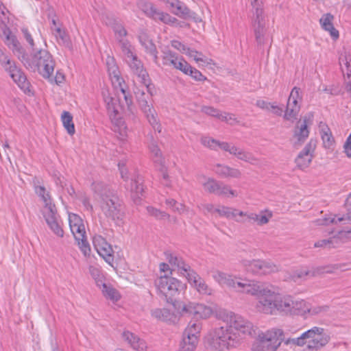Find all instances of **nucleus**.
<instances>
[{"label": "nucleus", "instance_id": "obj_1", "mask_svg": "<svg viewBox=\"0 0 351 351\" xmlns=\"http://www.w3.org/2000/svg\"><path fill=\"white\" fill-rule=\"evenodd\" d=\"M247 292V294L258 298L256 308L259 312L274 315L276 311L291 314L293 308V300L290 295H282L271 285H266L258 282L254 284L239 285Z\"/></svg>", "mask_w": 351, "mask_h": 351}, {"label": "nucleus", "instance_id": "obj_2", "mask_svg": "<svg viewBox=\"0 0 351 351\" xmlns=\"http://www.w3.org/2000/svg\"><path fill=\"white\" fill-rule=\"evenodd\" d=\"M6 39L8 45L14 53H17L19 58L27 68L33 71H37L43 77L52 81L51 77L54 71L56 62L52 55L47 50L40 49L34 51L32 58H29L14 36L9 34L6 36Z\"/></svg>", "mask_w": 351, "mask_h": 351}, {"label": "nucleus", "instance_id": "obj_3", "mask_svg": "<svg viewBox=\"0 0 351 351\" xmlns=\"http://www.w3.org/2000/svg\"><path fill=\"white\" fill-rule=\"evenodd\" d=\"M103 97L106 105L108 113L114 125V131L121 134L125 129V122L121 117V112L125 107L130 108L132 104V97L127 94L125 89L120 86L115 93L110 94L108 91L103 92Z\"/></svg>", "mask_w": 351, "mask_h": 351}, {"label": "nucleus", "instance_id": "obj_4", "mask_svg": "<svg viewBox=\"0 0 351 351\" xmlns=\"http://www.w3.org/2000/svg\"><path fill=\"white\" fill-rule=\"evenodd\" d=\"M239 335L226 326L215 328L210 330L206 341L210 348L219 351L229 350L240 343Z\"/></svg>", "mask_w": 351, "mask_h": 351}, {"label": "nucleus", "instance_id": "obj_5", "mask_svg": "<svg viewBox=\"0 0 351 351\" xmlns=\"http://www.w3.org/2000/svg\"><path fill=\"white\" fill-rule=\"evenodd\" d=\"M156 285L166 301L172 304L177 300L184 288L180 281L167 275L161 276L156 281Z\"/></svg>", "mask_w": 351, "mask_h": 351}, {"label": "nucleus", "instance_id": "obj_6", "mask_svg": "<svg viewBox=\"0 0 351 351\" xmlns=\"http://www.w3.org/2000/svg\"><path fill=\"white\" fill-rule=\"evenodd\" d=\"M283 341L281 329H272L258 335L252 348V351H276Z\"/></svg>", "mask_w": 351, "mask_h": 351}, {"label": "nucleus", "instance_id": "obj_7", "mask_svg": "<svg viewBox=\"0 0 351 351\" xmlns=\"http://www.w3.org/2000/svg\"><path fill=\"white\" fill-rule=\"evenodd\" d=\"M305 344L311 350L318 351L324 348L330 341L329 332L324 328L314 326L304 332Z\"/></svg>", "mask_w": 351, "mask_h": 351}, {"label": "nucleus", "instance_id": "obj_8", "mask_svg": "<svg viewBox=\"0 0 351 351\" xmlns=\"http://www.w3.org/2000/svg\"><path fill=\"white\" fill-rule=\"evenodd\" d=\"M100 207L104 215L116 223L121 221L123 213L121 206L117 196L114 193H109L100 201Z\"/></svg>", "mask_w": 351, "mask_h": 351}, {"label": "nucleus", "instance_id": "obj_9", "mask_svg": "<svg viewBox=\"0 0 351 351\" xmlns=\"http://www.w3.org/2000/svg\"><path fill=\"white\" fill-rule=\"evenodd\" d=\"M243 265L248 272L259 276L269 275L280 270L279 265L269 260L244 261Z\"/></svg>", "mask_w": 351, "mask_h": 351}, {"label": "nucleus", "instance_id": "obj_10", "mask_svg": "<svg viewBox=\"0 0 351 351\" xmlns=\"http://www.w3.org/2000/svg\"><path fill=\"white\" fill-rule=\"evenodd\" d=\"M212 278L220 285H226L228 287H232L237 289V291L247 293V292L243 291V288L239 285H245V284H254L257 283L256 281H252L249 280H244L243 282H235L233 276L229 274L225 273L218 269H211L210 270Z\"/></svg>", "mask_w": 351, "mask_h": 351}, {"label": "nucleus", "instance_id": "obj_11", "mask_svg": "<svg viewBox=\"0 0 351 351\" xmlns=\"http://www.w3.org/2000/svg\"><path fill=\"white\" fill-rule=\"evenodd\" d=\"M227 326L231 328L232 331L234 329L239 335H252L253 330V325L249 321L245 319L243 317L233 313L227 314Z\"/></svg>", "mask_w": 351, "mask_h": 351}, {"label": "nucleus", "instance_id": "obj_12", "mask_svg": "<svg viewBox=\"0 0 351 351\" xmlns=\"http://www.w3.org/2000/svg\"><path fill=\"white\" fill-rule=\"evenodd\" d=\"M300 88L298 87H294L292 89L284 114V119L292 123L297 119L300 110V106L298 101V99L300 97Z\"/></svg>", "mask_w": 351, "mask_h": 351}, {"label": "nucleus", "instance_id": "obj_13", "mask_svg": "<svg viewBox=\"0 0 351 351\" xmlns=\"http://www.w3.org/2000/svg\"><path fill=\"white\" fill-rule=\"evenodd\" d=\"M315 143V141L311 139L295 159L296 167L298 169L304 170L309 167L313 158V152L316 147Z\"/></svg>", "mask_w": 351, "mask_h": 351}, {"label": "nucleus", "instance_id": "obj_14", "mask_svg": "<svg viewBox=\"0 0 351 351\" xmlns=\"http://www.w3.org/2000/svg\"><path fill=\"white\" fill-rule=\"evenodd\" d=\"M182 313L193 315L197 319H206L211 316L213 311L211 307L202 304L189 303L183 304Z\"/></svg>", "mask_w": 351, "mask_h": 351}, {"label": "nucleus", "instance_id": "obj_15", "mask_svg": "<svg viewBox=\"0 0 351 351\" xmlns=\"http://www.w3.org/2000/svg\"><path fill=\"white\" fill-rule=\"evenodd\" d=\"M93 245L98 252L106 262L110 263L113 261L112 254L114 252L112 246L106 241V240L100 235H96L93 237Z\"/></svg>", "mask_w": 351, "mask_h": 351}, {"label": "nucleus", "instance_id": "obj_16", "mask_svg": "<svg viewBox=\"0 0 351 351\" xmlns=\"http://www.w3.org/2000/svg\"><path fill=\"white\" fill-rule=\"evenodd\" d=\"M43 215L51 230L59 237H63L64 230L59 221V215L57 209H49V211H43Z\"/></svg>", "mask_w": 351, "mask_h": 351}, {"label": "nucleus", "instance_id": "obj_17", "mask_svg": "<svg viewBox=\"0 0 351 351\" xmlns=\"http://www.w3.org/2000/svg\"><path fill=\"white\" fill-rule=\"evenodd\" d=\"M239 216L245 217L248 222L256 223L258 226H261L269 223L273 217V214L268 210H261L259 214L241 211L239 213Z\"/></svg>", "mask_w": 351, "mask_h": 351}, {"label": "nucleus", "instance_id": "obj_18", "mask_svg": "<svg viewBox=\"0 0 351 351\" xmlns=\"http://www.w3.org/2000/svg\"><path fill=\"white\" fill-rule=\"evenodd\" d=\"M266 16L252 17V26L254 33L257 44L260 46L265 43V35L266 33Z\"/></svg>", "mask_w": 351, "mask_h": 351}, {"label": "nucleus", "instance_id": "obj_19", "mask_svg": "<svg viewBox=\"0 0 351 351\" xmlns=\"http://www.w3.org/2000/svg\"><path fill=\"white\" fill-rule=\"evenodd\" d=\"M189 282L201 294L210 295L212 289L206 281L193 269L186 276Z\"/></svg>", "mask_w": 351, "mask_h": 351}, {"label": "nucleus", "instance_id": "obj_20", "mask_svg": "<svg viewBox=\"0 0 351 351\" xmlns=\"http://www.w3.org/2000/svg\"><path fill=\"white\" fill-rule=\"evenodd\" d=\"M69 223L75 239H82V235L86 234L85 226L82 218L76 214L69 213Z\"/></svg>", "mask_w": 351, "mask_h": 351}, {"label": "nucleus", "instance_id": "obj_21", "mask_svg": "<svg viewBox=\"0 0 351 351\" xmlns=\"http://www.w3.org/2000/svg\"><path fill=\"white\" fill-rule=\"evenodd\" d=\"M309 135V131L308 130L306 119L304 118L303 121H299L298 123V125L295 129L293 138L295 139L293 142V146L295 148H299L306 139L308 138Z\"/></svg>", "mask_w": 351, "mask_h": 351}, {"label": "nucleus", "instance_id": "obj_22", "mask_svg": "<svg viewBox=\"0 0 351 351\" xmlns=\"http://www.w3.org/2000/svg\"><path fill=\"white\" fill-rule=\"evenodd\" d=\"M214 171L216 174L223 178L238 179L242 176V173L239 169L231 167L226 165L217 164L215 166Z\"/></svg>", "mask_w": 351, "mask_h": 351}, {"label": "nucleus", "instance_id": "obj_23", "mask_svg": "<svg viewBox=\"0 0 351 351\" xmlns=\"http://www.w3.org/2000/svg\"><path fill=\"white\" fill-rule=\"evenodd\" d=\"M138 40L142 46L144 47L147 53L153 56L154 62L158 63V51L156 45L149 38L148 34L144 30L140 32L138 34Z\"/></svg>", "mask_w": 351, "mask_h": 351}, {"label": "nucleus", "instance_id": "obj_24", "mask_svg": "<svg viewBox=\"0 0 351 351\" xmlns=\"http://www.w3.org/2000/svg\"><path fill=\"white\" fill-rule=\"evenodd\" d=\"M330 271L326 270V267H317L309 269L307 267H303L295 271L291 278L294 281H297L298 279H304L306 277H314L323 273H328Z\"/></svg>", "mask_w": 351, "mask_h": 351}, {"label": "nucleus", "instance_id": "obj_25", "mask_svg": "<svg viewBox=\"0 0 351 351\" xmlns=\"http://www.w3.org/2000/svg\"><path fill=\"white\" fill-rule=\"evenodd\" d=\"M6 71L21 89L26 90L29 88V82L25 75L15 66L14 62Z\"/></svg>", "mask_w": 351, "mask_h": 351}, {"label": "nucleus", "instance_id": "obj_26", "mask_svg": "<svg viewBox=\"0 0 351 351\" xmlns=\"http://www.w3.org/2000/svg\"><path fill=\"white\" fill-rule=\"evenodd\" d=\"M334 16L330 13L324 14L319 19V23L322 27L330 33V36L334 40H337L339 37V33L333 25Z\"/></svg>", "mask_w": 351, "mask_h": 351}, {"label": "nucleus", "instance_id": "obj_27", "mask_svg": "<svg viewBox=\"0 0 351 351\" xmlns=\"http://www.w3.org/2000/svg\"><path fill=\"white\" fill-rule=\"evenodd\" d=\"M165 255L169 263L172 266L176 267L183 276H186L192 270L191 267L184 263L182 257L171 253H166Z\"/></svg>", "mask_w": 351, "mask_h": 351}, {"label": "nucleus", "instance_id": "obj_28", "mask_svg": "<svg viewBox=\"0 0 351 351\" xmlns=\"http://www.w3.org/2000/svg\"><path fill=\"white\" fill-rule=\"evenodd\" d=\"M166 3L169 5L172 9L171 12L173 14L184 19H187L189 16L190 9L185 5L184 3L179 0H166Z\"/></svg>", "mask_w": 351, "mask_h": 351}, {"label": "nucleus", "instance_id": "obj_29", "mask_svg": "<svg viewBox=\"0 0 351 351\" xmlns=\"http://www.w3.org/2000/svg\"><path fill=\"white\" fill-rule=\"evenodd\" d=\"M123 338L130 346L136 351H145L147 349L146 343L138 336L129 331L123 332Z\"/></svg>", "mask_w": 351, "mask_h": 351}, {"label": "nucleus", "instance_id": "obj_30", "mask_svg": "<svg viewBox=\"0 0 351 351\" xmlns=\"http://www.w3.org/2000/svg\"><path fill=\"white\" fill-rule=\"evenodd\" d=\"M35 193L40 197L44 203L43 211H49L50 208L54 210L56 205L53 203L51 195L43 186H35Z\"/></svg>", "mask_w": 351, "mask_h": 351}, {"label": "nucleus", "instance_id": "obj_31", "mask_svg": "<svg viewBox=\"0 0 351 351\" xmlns=\"http://www.w3.org/2000/svg\"><path fill=\"white\" fill-rule=\"evenodd\" d=\"M135 95L140 108L144 113L152 112V97L149 95H146L143 90L138 89L135 91Z\"/></svg>", "mask_w": 351, "mask_h": 351}, {"label": "nucleus", "instance_id": "obj_32", "mask_svg": "<svg viewBox=\"0 0 351 351\" xmlns=\"http://www.w3.org/2000/svg\"><path fill=\"white\" fill-rule=\"evenodd\" d=\"M132 71L136 75L140 80H145L148 77V73L146 70L144 69L143 65L141 61L138 58L137 56L134 58L131 62H127Z\"/></svg>", "mask_w": 351, "mask_h": 351}, {"label": "nucleus", "instance_id": "obj_33", "mask_svg": "<svg viewBox=\"0 0 351 351\" xmlns=\"http://www.w3.org/2000/svg\"><path fill=\"white\" fill-rule=\"evenodd\" d=\"M241 211V210H239L237 208L226 206H219L218 208H216V210H215V212H216L220 217H224L227 219H234L237 222L245 223V220H241L236 218L237 216H239V213Z\"/></svg>", "mask_w": 351, "mask_h": 351}, {"label": "nucleus", "instance_id": "obj_34", "mask_svg": "<svg viewBox=\"0 0 351 351\" xmlns=\"http://www.w3.org/2000/svg\"><path fill=\"white\" fill-rule=\"evenodd\" d=\"M198 180L202 184L204 190L208 193L214 194L216 186H217V184L219 180H215L213 178L207 177L204 175H199L197 176Z\"/></svg>", "mask_w": 351, "mask_h": 351}, {"label": "nucleus", "instance_id": "obj_35", "mask_svg": "<svg viewBox=\"0 0 351 351\" xmlns=\"http://www.w3.org/2000/svg\"><path fill=\"white\" fill-rule=\"evenodd\" d=\"M137 5L145 16L154 20L159 12L155 5L149 1L141 0L138 2Z\"/></svg>", "mask_w": 351, "mask_h": 351}, {"label": "nucleus", "instance_id": "obj_36", "mask_svg": "<svg viewBox=\"0 0 351 351\" xmlns=\"http://www.w3.org/2000/svg\"><path fill=\"white\" fill-rule=\"evenodd\" d=\"M131 192L134 201L136 203H138L141 199V197L143 196L144 193L143 180L139 176H137L136 178L132 180L131 184Z\"/></svg>", "mask_w": 351, "mask_h": 351}, {"label": "nucleus", "instance_id": "obj_37", "mask_svg": "<svg viewBox=\"0 0 351 351\" xmlns=\"http://www.w3.org/2000/svg\"><path fill=\"white\" fill-rule=\"evenodd\" d=\"M214 194L218 196L226 197H237V192L234 190L232 189L230 186L223 183L221 181H219Z\"/></svg>", "mask_w": 351, "mask_h": 351}, {"label": "nucleus", "instance_id": "obj_38", "mask_svg": "<svg viewBox=\"0 0 351 351\" xmlns=\"http://www.w3.org/2000/svg\"><path fill=\"white\" fill-rule=\"evenodd\" d=\"M346 220L351 221V215L350 214H346L343 217H337V215H330L323 219H318L317 221V224L319 226H328L332 223L337 224L338 222Z\"/></svg>", "mask_w": 351, "mask_h": 351}, {"label": "nucleus", "instance_id": "obj_39", "mask_svg": "<svg viewBox=\"0 0 351 351\" xmlns=\"http://www.w3.org/2000/svg\"><path fill=\"white\" fill-rule=\"evenodd\" d=\"M152 315L156 319L163 322H174L175 315L167 308H156L152 311Z\"/></svg>", "mask_w": 351, "mask_h": 351}, {"label": "nucleus", "instance_id": "obj_40", "mask_svg": "<svg viewBox=\"0 0 351 351\" xmlns=\"http://www.w3.org/2000/svg\"><path fill=\"white\" fill-rule=\"evenodd\" d=\"M185 54L193 58L196 62H202V65L215 64L212 59L206 58L201 52L195 49L188 48Z\"/></svg>", "mask_w": 351, "mask_h": 351}, {"label": "nucleus", "instance_id": "obj_41", "mask_svg": "<svg viewBox=\"0 0 351 351\" xmlns=\"http://www.w3.org/2000/svg\"><path fill=\"white\" fill-rule=\"evenodd\" d=\"M202 329L201 324L198 322H191L184 332V337L186 338H195L198 339Z\"/></svg>", "mask_w": 351, "mask_h": 351}, {"label": "nucleus", "instance_id": "obj_42", "mask_svg": "<svg viewBox=\"0 0 351 351\" xmlns=\"http://www.w3.org/2000/svg\"><path fill=\"white\" fill-rule=\"evenodd\" d=\"M149 149L152 155V159L155 165L165 163V159L162 156V152L158 147L156 141H153L149 145Z\"/></svg>", "mask_w": 351, "mask_h": 351}, {"label": "nucleus", "instance_id": "obj_43", "mask_svg": "<svg viewBox=\"0 0 351 351\" xmlns=\"http://www.w3.org/2000/svg\"><path fill=\"white\" fill-rule=\"evenodd\" d=\"M91 187L93 191L100 197L101 200L103 199L104 196L113 193L104 182L100 181L93 182Z\"/></svg>", "mask_w": 351, "mask_h": 351}, {"label": "nucleus", "instance_id": "obj_44", "mask_svg": "<svg viewBox=\"0 0 351 351\" xmlns=\"http://www.w3.org/2000/svg\"><path fill=\"white\" fill-rule=\"evenodd\" d=\"M61 119L62 121L63 126L66 130L67 132L70 135L75 134V125L73 122V116L67 111H64L61 115Z\"/></svg>", "mask_w": 351, "mask_h": 351}, {"label": "nucleus", "instance_id": "obj_45", "mask_svg": "<svg viewBox=\"0 0 351 351\" xmlns=\"http://www.w3.org/2000/svg\"><path fill=\"white\" fill-rule=\"evenodd\" d=\"M200 142L204 147L215 151H217V148L222 150V144L226 143V142H221L209 136H202Z\"/></svg>", "mask_w": 351, "mask_h": 351}, {"label": "nucleus", "instance_id": "obj_46", "mask_svg": "<svg viewBox=\"0 0 351 351\" xmlns=\"http://www.w3.org/2000/svg\"><path fill=\"white\" fill-rule=\"evenodd\" d=\"M97 285L101 288L103 295L108 299L113 301H117L119 299V295L117 290L105 283L101 285L97 282Z\"/></svg>", "mask_w": 351, "mask_h": 351}, {"label": "nucleus", "instance_id": "obj_47", "mask_svg": "<svg viewBox=\"0 0 351 351\" xmlns=\"http://www.w3.org/2000/svg\"><path fill=\"white\" fill-rule=\"evenodd\" d=\"M252 6V17H258L265 16L263 2L262 0H250Z\"/></svg>", "mask_w": 351, "mask_h": 351}, {"label": "nucleus", "instance_id": "obj_48", "mask_svg": "<svg viewBox=\"0 0 351 351\" xmlns=\"http://www.w3.org/2000/svg\"><path fill=\"white\" fill-rule=\"evenodd\" d=\"M179 58L176 53L167 50L163 52L162 63L165 66H171L175 68Z\"/></svg>", "mask_w": 351, "mask_h": 351}, {"label": "nucleus", "instance_id": "obj_49", "mask_svg": "<svg viewBox=\"0 0 351 351\" xmlns=\"http://www.w3.org/2000/svg\"><path fill=\"white\" fill-rule=\"evenodd\" d=\"M291 314L305 315L308 313V305L304 300L294 301Z\"/></svg>", "mask_w": 351, "mask_h": 351}, {"label": "nucleus", "instance_id": "obj_50", "mask_svg": "<svg viewBox=\"0 0 351 351\" xmlns=\"http://www.w3.org/2000/svg\"><path fill=\"white\" fill-rule=\"evenodd\" d=\"M239 160L247 162L252 165H258L260 160L256 157L252 152L243 149L240 152Z\"/></svg>", "mask_w": 351, "mask_h": 351}, {"label": "nucleus", "instance_id": "obj_51", "mask_svg": "<svg viewBox=\"0 0 351 351\" xmlns=\"http://www.w3.org/2000/svg\"><path fill=\"white\" fill-rule=\"evenodd\" d=\"M198 343V339L195 338L190 339L185 337L180 344V351H195Z\"/></svg>", "mask_w": 351, "mask_h": 351}, {"label": "nucleus", "instance_id": "obj_52", "mask_svg": "<svg viewBox=\"0 0 351 351\" xmlns=\"http://www.w3.org/2000/svg\"><path fill=\"white\" fill-rule=\"evenodd\" d=\"M144 114H145L147 121L153 129L159 133L161 132L162 127L157 118V114L155 110L152 109V112H145Z\"/></svg>", "mask_w": 351, "mask_h": 351}, {"label": "nucleus", "instance_id": "obj_53", "mask_svg": "<svg viewBox=\"0 0 351 351\" xmlns=\"http://www.w3.org/2000/svg\"><path fill=\"white\" fill-rule=\"evenodd\" d=\"M51 29L53 31V34L57 39H60L62 43L66 47H70L71 43L69 37L64 30H62L60 27H51Z\"/></svg>", "mask_w": 351, "mask_h": 351}, {"label": "nucleus", "instance_id": "obj_54", "mask_svg": "<svg viewBox=\"0 0 351 351\" xmlns=\"http://www.w3.org/2000/svg\"><path fill=\"white\" fill-rule=\"evenodd\" d=\"M147 211L149 215L158 220L168 219L170 215L165 211H161L153 206H147Z\"/></svg>", "mask_w": 351, "mask_h": 351}, {"label": "nucleus", "instance_id": "obj_55", "mask_svg": "<svg viewBox=\"0 0 351 351\" xmlns=\"http://www.w3.org/2000/svg\"><path fill=\"white\" fill-rule=\"evenodd\" d=\"M107 67L109 75L117 79V81L119 80V71L117 66L115 64L114 59L113 58L108 57L107 60Z\"/></svg>", "mask_w": 351, "mask_h": 351}, {"label": "nucleus", "instance_id": "obj_56", "mask_svg": "<svg viewBox=\"0 0 351 351\" xmlns=\"http://www.w3.org/2000/svg\"><path fill=\"white\" fill-rule=\"evenodd\" d=\"M111 26L116 35L117 40H118V38H125L128 35L127 30L121 23L114 21L111 24Z\"/></svg>", "mask_w": 351, "mask_h": 351}, {"label": "nucleus", "instance_id": "obj_57", "mask_svg": "<svg viewBox=\"0 0 351 351\" xmlns=\"http://www.w3.org/2000/svg\"><path fill=\"white\" fill-rule=\"evenodd\" d=\"M243 148L237 147L232 143L226 142V144H222V150L228 152L230 154L235 156L237 159L240 156V152Z\"/></svg>", "mask_w": 351, "mask_h": 351}, {"label": "nucleus", "instance_id": "obj_58", "mask_svg": "<svg viewBox=\"0 0 351 351\" xmlns=\"http://www.w3.org/2000/svg\"><path fill=\"white\" fill-rule=\"evenodd\" d=\"M154 20H160L162 23L169 25H174L175 23L178 22V19L176 18L171 16L168 13H165L160 10Z\"/></svg>", "mask_w": 351, "mask_h": 351}, {"label": "nucleus", "instance_id": "obj_59", "mask_svg": "<svg viewBox=\"0 0 351 351\" xmlns=\"http://www.w3.org/2000/svg\"><path fill=\"white\" fill-rule=\"evenodd\" d=\"M219 119L224 121L231 125H234L239 123L237 118L235 117L234 114L221 112V117H219Z\"/></svg>", "mask_w": 351, "mask_h": 351}, {"label": "nucleus", "instance_id": "obj_60", "mask_svg": "<svg viewBox=\"0 0 351 351\" xmlns=\"http://www.w3.org/2000/svg\"><path fill=\"white\" fill-rule=\"evenodd\" d=\"M82 239H75L77 241L78 245L81 249L83 254L86 256L90 252V245L86 240V234L82 235Z\"/></svg>", "mask_w": 351, "mask_h": 351}, {"label": "nucleus", "instance_id": "obj_61", "mask_svg": "<svg viewBox=\"0 0 351 351\" xmlns=\"http://www.w3.org/2000/svg\"><path fill=\"white\" fill-rule=\"evenodd\" d=\"M201 112L206 115L219 119L221 117V111L217 108L209 106H203Z\"/></svg>", "mask_w": 351, "mask_h": 351}, {"label": "nucleus", "instance_id": "obj_62", "mask_svg": "<svg viewBox=\"0 0 351 351\" xmlns=\"http://www.w3.org/2000/svg\"><path fill=\"white\" fill-rule=\"evenodd\" d=\"M328 310V306H308V314L311 315H319L326 313Z\"/></svg>", "mask_w": 351, "mask_h": 351}, {"label": "nucleus", "instance_id": "obj_63", "mask_svg": "<svg viewBox=\"0 0 351 351\" xmlns=\"http://www.w3.org/2000/svg\"><path fill=\"white\" fill-rule=\"evenodd\" d=\"M191 67V66L186 60L180 57L174 69L181 71L184 74H189Z\"/></svg>", "mask_w": 351, "mask_h": 351}, {"label": "nucleus", "instance_id": "obj_64", "mask_svg": "<svg viewBox=\"0 0 351 351\" xmlns=\"http://www.w3.org/2000/svg\"><path fill=\"white\" fill-rule=\"evenodd\" d=\"M340 241L343 245L351 240V229L348 230H341L337 232Z\"/></svg>", "mask_w": 351, "mask_h": 351}]
</instances>
